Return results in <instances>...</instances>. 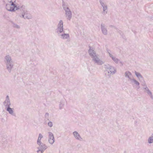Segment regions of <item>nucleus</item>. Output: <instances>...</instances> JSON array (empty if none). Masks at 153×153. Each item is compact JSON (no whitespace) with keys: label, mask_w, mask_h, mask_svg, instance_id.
<instances>
[{"label":"nucleus","mask_w":153,"mask_h":153,"mask_svg":"<svg viewBox=\"0 0 153 153\" xmlns=\"http://www.w3.org/2000/svg\"><path fill=\"white\" fill-rule=\"evenodd\" d=\"M16 7H13L12 9H14V11L15 10H18L19 12L20 11L22 13V15L20 16L21 17H22L25 19H31L32 17L31 15L29 13L25 8L24 5L17 6L16 5H15Z\"/></svg>","instance_id":"f257e3e1"},{"label":"nucleus","mask_w":153,"mask_h":153,"mask_svg":"<svg viewBox=\"0 0 153 153\" xmlns=\"http://www.w3.org/2000/svg\"><path fill=\"white\" fill-rule=\"evenodd\" d=\"M4 61L6 69L9 73H11L14 66V63L10 56L9 55L6 56L4 57Z\"/></svg>","instance_id":"f03ea898"},{"label":"nucleus","mask_w":153,"mask_h":153,"mask_svg":"<svg viewBox=\"0 0 153 153\" xmlns=\"http://www.w3.org/2000/svg\"><path fill=\"white\" fill-rule=\"evenodd\" d=\"M4 2L7 1V3L6 4V9L10 11L14 12V9H12L13 7H16V0H4Z\"/></svg>","instance_id":"7ed1b4c3"},{"label":"nucleus","mask_w":153,"mask_h":153,"mask_svg":"<svg viewBox=\"0 0 153 153\" xmlns=\"http://www.w3.org/2000/svg\"><path fill=\"white\" fill-rule=\"evenodd\" d=\"M38 144L39 146V147H37L38 150L37 152L38 153H43L44 151L48 148L45 144L42 143H40V144Z\"/></svg>","instance_id":"20e7f679"},{"label":"nucleus","mask_w":153,"mask_h":153,"mask_svg":"<svg viewBox=\"0 0 153 153\" xmlns=\"http://www.w3.org/2000/svg\"><path fill=\"white\" fill-rule=\"evenodd\" d=\"M57 33L59 34L62 33H64L65 31L63 30V22L62 21L60 20L57 25V27L56 29Z\"/></svg>","instance_id":"39448f33"},{"label":"nucleus","mask_w":153,"mask_h":153,"mask_svg":"<svg viewBox=\"0 0 153 153\" xmlns=\"http://www.w3.org/2000/svg\"><path fill=\"white\" fill-rule=\"evenodd\" d=\"M48 141L49 143L51 145H52L55 142V139L54 135L51 132H48Z\"/></svg>","instance_id":"423d86ee"},{"label":"nucleus","mask_w":153,"mask_h":153,"mask_svg":"<svg viewBox=\"0 0 153 153\" xmlns=\"http://www.w3.org/2000/svg\"><path fill=\"white\" fill-rule=\"evenodd\" d=\"M3 104L5 106V109L10 107V106L11 105V103L8 95H7L6 96V99L3 102Z\"/></svg>","instance_id":"0eeeda50"},{"label":"nucleus","mask_w":153,"mask_h":153,"mask_svg":"<svg viewBox=\"0 0 153 153\" xmlns=\"http://www.w3.org/2000/svg\"><path fill=\"white\" fill-rule=\"evenodd\" d=\"M92 58H93V61L95 63H97V64L101 65L103 64L102 61L100 60L96 55L94 56Z\"/></svg>","instance_id":"6e6552de"},{"label":"nucleus","mask_w":153,"mask_h":153,"mask_svg":"<svg viewBox=\"0 0 153 153\" xmlns=\"http://www.w3.org/2000/svg\"><path fill=\"white\" fill-rule=\"evenodd\" d=\"M131 83L133 85V83L135 85V88L137 90L139 89L140 88V83L139 82L135 79L134 78L132 79V80L131 81Z\"/></svg>","instance_id":"1a4fd4ad"},{"label":"nucleus","mask_w":153,"mask_h":153,"mask_svg":"<svg viewBox=\"0 0 153 153\" xmlns=\"http://www.w3.org/2000/svg\"><path fill=\"white\" fill-rule=\"evenodd\" d=\"M103 8V11L102 12V14L105 15L107 13L108 6L107 4L104 2L100 4Z\"/></svg>","instance_id":"9d476101"},{"label":"nucleus","mask_w":153,"mask_h":153,"mask_svg":"<svg viewBox=\"0 0 153 153\" xmlns=\"http://www.w3.org/2000/svg\"><path fill=\"white\" fill-rule=\"evenodd\" d=\"M125 76L128 78V81H131L134 78L132 76L131 73L129 71H126L125 73Z\"/></svg>","instance_id":"9b49d317"},{"label":"nucleus","mask_w":153,"mask_h":153,"mask_svg":"<svg viewBox=\"0 0 153 153\" xmlns=\"http://www.w3.org/2000/svg\"><path fill=\"white\" fill-rule=\"evenodd\" d=\"M101 28L102 33L104 35H106L107 34V30L105 27L104 24L102 23L101 25Z\"/></svg>","instance_id":"f8f14e48"},{"label":"nucleus","mask_w":153,"mask_h":153,"mask_svg":"<svg viewBox=\"0 0 153 153\" xmlns=\"http://www.w3.org/2000/svg\"><path fill=\"white\" fill-rule=\"evenodd\" d=\"M73 134L74 137L76 139L80 141L82 140V138L81 137L80 135L76 131H74Z\"/></svg>","instance_id":"ddd939ff"},{"label":"nucleus","mask_w":153,"mask_h":153,"mask_svg":"<svg viewBox=\"0 0 153 153\" xmlns=\"http://www.w3.org/2000/svg\"><path fill=\"white\" fill-rule=\"evenodd\" d=\"M89 49L88 50V53L91 57L92 58L96 55L95 52L94 50L91 49V47L89 46Z\"/></svg>","instance_id":"4468645a"},{"label":"nucleus","mask_w":153,"mask_h":153,"mask_svg":"<svg viewBox=\"0 0 153 153\" xmlns=\"http://www.w3.org/2000/svg\"><path fill=\"white\" fill-rule=\"evenodd\" d=\"M12 116H16L15 113H14L13 108H12L10 107L7 108L5 109Z\"/></svg>","instance_id":"2eb2a0df"},{"label":"nucleus","mask_w":153,"mask_h":153,"mask_svg":"<svg viewBox=\"0 0 153 153\" xmlns=\"http://www.w3.org/2000/svg\"><path fill=\"white\" fill-rule=\"evenodd\" d=\"M60 35L61 36L62 38L63 39H67L69 38L70 37L69 34L65 33H62Z\"/></svg>","instance_id":"dca6fc26"},{"label":"nucleus","mask_w":153,"mask_h":153,"mask_svg":"<svg viewBox=\"0 0 153 153\" xmlns=\"http://www.w3.org/2000/svg\"><path fill=\"white\" fill-rule=\"evenodd\" d=\"M135 74L137 77L138 78V79L140 80H141V79H143V77L142 76V75L140 74V73L137 72L136 71H135Z\"/></svg>","instance_id":"f3484780"},{"label":"nucleus","mask_w":153,"mask_h":153,"mask_svg":"<svg viewBox=\"0 0 153 153\" xmlns=\"http://www.w3.org/2000/svg\"><path fill=\"white\" fill-rule=\"evenodd\" d=\"M1 140V142L2 143V146H4L7 144V140L4 136L2 137Z\"/></svg>","instance_id":"a211bd4d"},{"label":"nucleus","mask_w":153,"mask_h":153,"mask_svg":"<svg viewBox=\"0 0 153 153\" xmlns=\"http://www.w3.org/2000/svg\"><path fill=\"white\" fill-rule=\"evenodd\" d=\"M66 17L67 19L69 20H70L72 17V13L71 11L69 12H67L65 13Z\"/></svg>","instance_id":"6ab92c4d"},{"label":"nucleus","mask_w":153,"mask_h":153,"mask_svg":"<svg viewBox=\"0 0 153 153\" xmlns=\"http://www.w3.org/2000/svg\"><path fill=\"white\" fill-rule=\"evenodd\" d=\"M110 68V72H111V74H113L116 72V69L114 67L112 66V67H111Z\"/></svg>","instance_id":"aec40b11"},{"label":"nucleus","mask_w":153,"mask_h":153,"mask_svg":"<svg viewBox=\"0 0 153 153\" xmlns=\"http://www.w3.org/2000/svg\"><path fill=\"white\" fill-rule=\"evenodd\" d=\"M43 136L41 134H39V137L37 141V144H40V143H42L41 140V139L43 138Z\"/></svg>","instance_id":"412c9836"},{"label":"nucleus","mask_w":153,"mask_h":153,"mask_svg":"<svg viewBox=\"0 0 153 153\" xmlns=\"http://www.w3.org/2000/svg\"><path fill=\"white\" fill-rule=\"evenodd\" d=\"M148 143H153V135L150 136L148 139Z\"/></svg>","instance_id":"4be33fe9"},{"label":"nucleus","mask_w":153,"mask_h":153,"mask_svg":"<svg viewBox=\"0 0 153 153\" xmlns=\"http://www.w3.org/2000/svg\"><path fill=\"white\" fill-rule=\"evenodd\" d=\"M62 7L64 10H65L67 8H68V5L66 4L65 3L64 1L63 0H62Z\"/></svg>","instance_id":"5701e85b"},{"label":"nucleus","mask_w":153,"mask_h":153,"mask_svg":"<svg viewBox=\"0 0 153 153\" xmlns=\"http://www.w3.org/2000/svg\"><path fill=\"white\" fill-rule=\"evenodd\" d=\"M64 105V103L63 101L61 100L59 105V108L61 109L63 108Z\"/></svg>","instance_id":"b1692460"},{"label":"nucleus","mask_w":153,"mask_h":153,"mask_svg":"<svg viewBox=\"0 0 153 153\" xmlns=\"http://www.w3.org/2000/svg\"><path fill=\"white\" fill-rule=\"evenodd\" d=\"M12 24L13 25V27L18 29L19 28H20V26L16 24H15L13 22H12Z\"/></svg>","instance_id":"393cba45"},{"label":"nucleus","mask_w":153,"mask_h":153,"mask_svg":"<svg viewBox=\"0 0 153 153\" xmlns=\"http://www.w3.org/2000/svg\"><path fill=\"white\" fill-rule=\"evenodd\" d=\"M109 55L110 57L112 59L114 62V60L117 58H116L115 57H114L111 53H109Z\"/></svg>","instance_id":"a878e982"},{"label":"nucleus","mask_w":153,"mask_h":153,"mask_svg":"<svg viewBox=\"0 0 153 153\" xmlns=\"http://www.w3.org/2000/svg\"><path fill=\"white\" fill-rule=\"evenodd\" d=\"M104 68L106 69V71H107V69H108V68L110 67V65L109 64H106L104 65Z\"/></svg>","instance_id":"bb28decb"},{"label":"nucleus","mask_w":153,"mask_h":153,"mask_svg":"<svg viewBox=\"0 0 153 153\" xmlns=\"http://www.w3.org/2000/svg\"><path fill=\"white\" fill-rule=\"evenodd\" d=\"M141 80H143V81L142 82V83H141L142 85L143 86H146V83L145 81L144 80V79H141Z\"/></svg>","instance_id":"cd10ccee"},{"label":"nucleus","mask_w":153,"mask_h":153,"mask_svg":"<svg viewBox=\"0 0 153 153\" xmlns=\"http://www.w3.org/2000/svg\"><path fill=\"white\" fill-rule=\"evenodd\" d=\"M48 125L51 127H52L53 126L52 122L51 121H50L48 123Z\"/></svg>","instance_id":"c85d7f7f"},{"label":"nucleus","mask_w":153,"mask_h":153,"mask_svg":"<svg viewBox=\"0 0 153 153\" xmlns=\"http://www.w3.org/2000/svg\"><path fill=\"white\" fill-rule=\"evenodd\" d=\"M49 114L48 113H46L45 114V117L48 120H49L48 117H49Z\"/></svg>","instance_id":"c756f323"},{"label":"nucleus","mask_w":153,"mask_h":153,"mask_svg":"<svg viewBox=\"0 0 153 153\" xmlns=\"http://www.w3.org/2000/svg\"><path fill=\"white\" fill-rule=\"evenodd\" d=\"M117 32L119 33L121 36H122L123 35V33L121 30H118L117 29Z\"/></svg>","instance_id":"7c9ffc66"},{"label":"nucleus","mask_w":153,"mask_h":153,"mask_svg":"<svg viewBox=\"0 0 153 153\" xmlns=\"http://www.w3.org/2000/svg\"><path fill=\"white\" fill-rule=\"evenodd\" d=\"M65 12V13H66L67 12H69L71 11L70 10L69 8H67L66 9H65V10H64Z\"/></svg>","instance_id":"2f4dec72"},{"label":"nucleus","mask_w":153,"mask_h":153,"mask_svg":"<svg viewBox=\"0 0 153 153\" xmlns=\"http://www.w3.org/2000/svg\"><path fill=\"white\" fill-rule=\"evenodd\" d=\"M147 93L148 94H149V95H151V94H152V92H151V91L149 90V89L148 90H147Z\"/></svg>","instance_id":"473e14b6"},{"label":"nucleus","mask_w":153,"mask_h":153,"mask_svg":"<svg viewBox=\"0 0 153 153\" xmlns=\"http://www.w3.org/2000/svg\"><path fill=\"white\" fill-rule=\"evenodd\" d=\"M111 72L110 71H108V74L106 76H108V77H111Z\"/></svg>","instance_id":"72a5a7b5"},{"label":"nucleus","mask_w":153,"mask_h":153,"mask_svg":"<svg viewBox=\"0 0 153 153\" xmlns=\"http://www.w3.org/2000/svg\"><path fill=\"white\" fill-rule=\"evenodd\" d=\"M120 60L119 59L117 58H116L114 60V62L116 63H117Z\"/></svg>","instance_id":"f704fd0d"},{"label":"nucleus","mask_w":153,"mask_h":153,"mask_svg":"<svg viewBox=\"0 0 153 153\" xmlns=\"http://www.w3.org/2000/svg\"><path fill=\"white\" fill-rule=\"evenodd\" d=\"M143 89L145 90L146 91L149 89L146 85L143 87Z\"/></svg>","instance_id":"c9c22d12"},{"label":"nucleus","mask_w":153,"mask_h":153,"mask_svg":"<svg viewBox=\"0 0 153 153\" xmlns=\"http://www.w3.org/2000/svg\"><path fill=\"white\" fill-rule=\"evenodd\" d=\"M109 27H112V28H114L115 29H116V30H117V28L116 27H115V26H113V25H110L109 26Z\"/></svg>","instance_id":"e433bc0d"},{"label":"nucleus","mask_w":153,"mask_h":153,"mask_svg":"<svg viewBox=\"0 0 153 153\" xmlns=\"http://www.w3.org/2000/svg\"><path fill=\"white\" fill-rule=\"evenodd\" d=\"M100 4H102L104 2V0H99Z\"/></svg>","instance_id":"4c0bfd02"},{"label":"nucleus","mask_w":153,"mask_h":153,"mask_svg":"<svg viewBox=\"0 0 153 153\" xmlns=\"http://www.w3.org/2000/svg\"><path fill=\"white\" fill-rule=\"evenodd\" d=\"M106 50H107L108 53L109 54V53H110V50H109V49H108L107 48V49Z\"/></svg>","instance_id":"58836bf2"},{"label":"nucleus","mask_w":153,"mask_h":153,"mask_svg":"<svg viewBox=\"0 0 153 153\" xmlns=\"http://www.w3.org/2000/svg\"><path fill=\"white\" fill-rule=\"evenodd\" d=\"M150 97L152 99H153V96L152 94H151V95H150Z\"/></svg>","instance_id":"ea45409f"},{"label":"nucleus","mask_w":153,"mask_h":153,"mask_svg":"<svg viewBox=\"0 0 153 153\" xmlns=\"http://www.w3.org/2000/svg\"><path fill=\"white\" fill-rule=\"evenodd\" d=\"M119 62H120V63L121 64V65H123V63H122V62L120 61Z\"/></svg>","instance_id":"a19ab883"},{"label":"nucleus","mask_w":153,"mask_h":153,"mask_svg":"<svg viewBox=\"0 0 153 153\" xmlns=\"http://www.w3.org/2000/svg\"><path fill=\"white\" fill-rule=\"evenodd\" d=\"M112 66L110 65V67H109V68H108V69H109V70L110 71V68H111L110 67H112Z\"/></svg>","instance_id":"79ce46f5"},{"label":"nucleus","mask_w":153,"mask_h":153,"mask_svg":"<svg viewBox=\"0 0 153 153\" xmlns=\"http://www.w3.org/2000/svg\"><path fill=\"white\" fill-rule=\"evenodd\" d=\"M135 122L136 123H137V121H135Z\"/></svg>","instance_id":"37998d69"}]
</instances>
